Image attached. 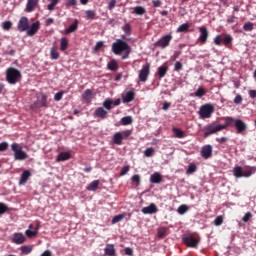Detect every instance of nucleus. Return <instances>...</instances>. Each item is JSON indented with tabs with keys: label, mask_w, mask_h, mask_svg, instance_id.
<instances>
[{
	"label": "nucleus",
	"mask_w": 256,
	"mask_h": 256,
	"mask_svg": "<svg viewBox=\"0 0 256 256\" xmlns=\"http://www.w3.org/2000/svg\"><path fill=\"white\" fill-rule=\"evenodd\" d=\"M213 111H215V107L212 104H204L199 109V117L200 119H209L211 115H213Z\"/></svg>",
	"instance_id": "4"
},
{
	"label": "nucleus",
	"mask_w": 256,
	"mask_h": 256,
	"mask_svg": "<svg viewBox=\"0 0 256 256\" xmlns=\"http://www.w3.org/2000/svg\"><path fill=\"white\" fill-rule=\"evenodd\" d=\"M63 93V91L56 93L54 96V101H61L63 99Z\"/></svg>",
	"instance_id": "59"
},
{
	"label": "nucleus",
	"mask_w": 256,
	"mask_h": 256,
	"mask_svg": "<svg viewBox=\"0 0 256 256\" xmlns=\"http://www.w3.org/2000/svg\"><path fill=\"white\" fill-rule=\"evenodd\" d=\"M181 69H183V64H182L180 61H177V62L174 64V70H175V71H181Z\"/></svg>",
	"instance_id": "61"
},
{
	"label": "nucleus",
	"mask_w": 256,
	"mask_h": 256,
	"mask_svg": "<svg viewBox=\"0 0 256 256\" xmlns=\"http://www.w3.org/2000/svg\"><path fill=\"white\" fill-rule=\"evenodd\" d=\"M60 55L59 52L57 51V49H55V47H52L50 50V58L53 60H57L59 59Z\"/></svg>",
	"instance_id": "38"
},
{
	"label": "nucleus",
	"mask_w": 256,
	"mask_h": 256,
	"mask_svg": "<svg viewBox=\"0 0 256 256\" xmlns=\"http://www.w3.org/2000/svg\"><path fill=\"white\" fill-rule=\"evenodd\" d=\"M214 224L216 227H219V225H223V216H217L214 220Z\"/></svg>",
	"instance_id": "52"
},
{
	"label": "nucleus",
	"mask_w": 256,
	"mask_h": 256,
	"mask_svg": "<svg viewBox=\"0 0 256 256\" xmlns=\"http://www.w3.org/2000/svg\"><path fill=\"white\" fill-rule=\"evenodd\" d=\"M115 5H117V0H110L108 3L109 11H113L115 9Z\"/></svg>",
	"instance_id": "54"
},
{
	"label": "nucleus",
	"mask_w": 256,
	"mask_h": 256,
	"mask_svg": "<svg viewBox=\"0 0 256 256\" xmlns=\"http://www.w3.org/2000/svg\"><path fill=\"white\" fill-rule=\"evenodd\" d=\"M251 217H253V214H251V212H247V213L244 215V217L242 218V221H243L244 223H247V222L251 219Z\"/></svg>",
	"instance_id": "58"
},
{
	"label": "nucleus",
	"mask_w": 256,
	"mask_h": 256,
	"mask_svg": "<svg viewBox=\"0 0 256 256\" xmlns=\"http://www.w3.org/2000/svg\"><path fill=\"white\" fill-rule=\"evenodd\" d=\"M8 209H9V207L6 206L5 203L0 202V215H5V213H7Z\"/></svg>",
	"instance_id": "48"
},
{
	"label": "nucleus",
	"mask_w": 256,
	"mask_h": 256,
	"mask_svg": "<svg viewBox=\"0 0 256 256\" xmlns=\"http://www.w3.org/2000/svg\"><path fill=\"white\" fill-rule=\"evenodd\" d=\"M21 251L24 255H29V253L33 251V248H31V246H22Z\"/></svg>",
	"instance_id": "50"
},
{
	"label": "nucleus",
	"mask_w": 256,
	"mask_h": 256,
	"mask_svg": "<svg viewBox=\"0 0 256 256\" xmlns=\"http://www.w3.org/2000/svg\"><path fill=\"white\" fill-rule=\"evenodd\" d=\"M40 27L41 22L39 21L32 23L30 26L28 25V29L26 30L28 37H33V35H35L37 31H39Z\"/></svg>",
	"instance_id": "11"
},
{
	"label": "nucleus",
	"mask_w": 256,
	"mask_h": 256,
	"mask_svg": "<svg viewBox=\"0 0 256 256\" xmlns=\"http://www.w3.org/2000/svg\"><path fill=\"white\" fill-rule=\"evenodd\" d=\"M177 211L179 215H185V212L189 211V208L187 207V205H181Z\"/></svg>",
	"instance_id": "51"
},
{
	"label": "nucleus",
	"mask_w": 256,
	"mask_h": 256,
	"mask_svg": "<svg viewBox=\"0 0 256 256\" xmlns=\"http://www.w3.org/2000/svg\"><path fill=\"white\" fill-rule=\"evenodd\" d=\"M67 7H75L77 5V0H66Z\"/></svg>",
	"instance_id": "63"
},
{
	"label": "nucleus",
	"mask_w": 256,
	"mask_h": 256,
	"mask_svg": "<svg viewBox=\"0 0 256 256\" xmlns=\"http://www.w3.org/2000/svg\"><path fill=\"white\" fill-rule=\"evenodd\" d=\"M167 71H169V67L162 65L160 67H158V75L160 79H163V77H165V75H167Z\"/></svg>",
	"instance_id": "28"
},
{
	"label": "nucleus",
	"mask_w": 256,
	"mask_h": 256,
	"mask_svg": "<svg viewBox=\"0 0 256 256\" xmlns=\"http://www.w3.org/2000/svg\"><path fill=\"white\" fill-rule=\"evenodd\" d=\"M173 133H174V137H176V139H183V137H185V132H183L179 128H173Z\"/></svg>",
	"instance_id": "33"
},
{
	"label": "nucleus",
	"mask_w": 256,
	"mask_h": 256,
	"mask_svg": "<svg viewBox=\"0 0 256 256\" xmlns=\"http://www.w3.org/2000/svg\"><path fill=\"white\" fill-rule=\"evenodd\" d=\"M233 175L236 177V179H241V177H243V167L235 166L233 168Z\"/></svg>",
	"instance_id": "26"
},
{
	"label": "nucleus",
	"mask_w": 256,
	"mask_h": 256,
	"mask_svg": "<svg viewBox=\"0 0 256 256\" xmlns=\"http://www.w3.org/2000/svg\"><path fill=\"white\" fill-rule=\"evenodd\" d=\"M133 123V117L125 116L121 119V124L124 126L131 125Z\"/></svg>",
	"instance_id": "37"
},
{
	"label": "nucleus",
	"mask_w": 256,
	"mask_h": 256,
	"mask_svg": "<svg viewBox=\"0 0 256 256\" xmlns=\"http://www.w3.org/2000/svg\"><path fill=\"white\" fill-rule=\"evenodd\" d=\"M82 99L84 103H89L93 99V91L91 89H86L82 94Z\"/></svg>",
	"instance_id": "21"
},
{
	"label": "nucleus",
	"mask_w": 256,
	"mask_h": 256,
	"mask_svg": "<svg viewBox=\"0 0 256 256\" xmlns=\"http://www.w3.org/2000/svg\"><path fill=\"white\" fill-rule=\"evenodd\" d=\"M150 67L151 66L149 64H145L139 71L138 79L141 81V83H145L147 82V79H149Z\"/></svg>",
	"instance_id": "8"
},
{
	"label": "nucleus",
	"mask_w": 256,
	"mask_h": 256,
	"mask_svg": "<svg viewBox=\"0 0 256 256\" xmlns=\"http://www.w3.org/2000/svg\"><path fill=\"white\" fill-rule=\"evenodd\" d=\"M94 115L96 117H99L100 119H106L107 118V110L103 107H99L95 110Z\"/></svg>",
	"instance_id": "22"
},
{
	"label": "nucleus",
	"mask_w": 256,
	"mask_h": 256,
	"mask_svg": "<svg viewBox=\"0 0 256 256\" xmlns=\"http://www.w3.org/2000/svg\"><path fill=\"white\" fill-rule=\"evenodd\" d=\"M13 23H11V21H5L2 23V29H4V31H9V29H11Z\"/></svg>",
	"instance_id": "49"
},
{
	"label": "nucleus",
	"mask_w": 256,
	"mask_h": 256,
	"mask_svg": "<svg viewBox=\"0 0 256 256\" xmlns=\"http://www.w3.org/2000/svg\"><path fill=\"white\" fill-rule=\"evenodd\" d=\"M12 241L16 245H21V244L25 243V236H23V234H21V233H15L12 238Z\"/></svg>",
	"instance_id": "20"
},
{
	"label": "nucleus",
	"mask_w": 256,
	"mask_h": 256,
	"mask_svg": "<svg viewBox=\"0 0 256 256\" xmlns=\"http://www.w3.org/2000/svg\"><path fill=\"white\" fill-rule=\"evenodd\" d=\"M214 43H215V45H221V43H223V40L221 39V35H217L214 38Z\"/></svg>",
	"instance_id": "64"
},
{
	"label": "nucleus",
	"mask_w": 256,
	"mask_h": 256,
	"mask_svg": "<svg viewBox=\"0 0 256 256\" xmlns=\"http://www.w3.org/2000/svg\"><path fill=\"white\" fill-rule=\"evenodd\" d=\"M188 31H189V24L187 23L181 24L176 30L177 33H187Z\"/></svg>",
	"instance_id": "35"
},
{
	"label": "nucleus",
	"mask_w": 256,
	"mask_h": 256,
	"mask_svg": "<svg viewBox=\"0 0 256 256\" xmlns=\"http://www.w3.org/2000/svg\"><path fill=\"white\" fill-rule=\"evenodd\" d=\"M197 171V165L195 163H190L186 170L187 175H191Z\"/></svg>",
	"instance_id": "36"
},
{
	"label": "nucleus",
	"mask_w": 256,
	"mask_h": 256,
	"mask_svg": "<svg viewBox=\"0 0 256 256\" xmlns=\"http://www.w3.org/2000/svg\"><path fill=\"white\" fill-rule=\"evenodd\" d=\"M183 243L187 245V247L196 248L199 245V238H195L193 236H185L182 238Z\"/></svg>",
	"instance_id": "9"
},
{
	"label": "nucleus",
	"mask_w": 256,
	"mask_h": 256,
	"mask_svg": "<svg viewBox=\"0 0 256 256\" xmlns=\"http://www.w3.org/2000/svg\"><path fill=\"white\" fill-rule=\"evenodd\" d=\"M99 187V180L92 181L87 187V191H97Z\"/></svg>",
	"instance_id": "32"
},
{
	"label": "nucleus",
	"mask_w": 256,
	"mask_h": 256,
	"mask_svg": "<svg viewBox=\"0 0 256 256\" xmlns=\"http://www.w3.org/2000/svg\"><path fill=\"white\" fill-rule=\"evenodd\" d=\"M233 41V37H231V35H225L222 39V43H224V45H230V43H232Z\"/></svg>",
	"instance_id": "46"
},
{
	"label": "nucleus",
	"mask_w": 256,
	"mask_h": 256,
	"mask_svg": "<svg viewBox=\"0 0 256 256\" xmlns=\"http://www.w3.org/2000/svg\"><path fill=\"white\" fill-rule=\"evenodd\" d=\"M158 237L159 239H164V237H167V228H159Z\"/></svg>",
	"instance_id": "42"
},
{
	"label": "nucleus",
	"mask_w": 256,
	"mask_h": 256,
	"mask_svg": "<svg viewBox=\"0 0 256 256\" xmlns=\"http://www.w3.org/2000/svg\"><path fill=\"white\" fill-rule=\"evenodd\" d=\"M242 102H243V97L239 94L236 95V97L234 98L235 105H241Z\"/></svg>",
	"instance_id": "57"
},
{
	"label": "nucleus",
	"mask_w": 256,
	"mask_h": 256,
	"mask_svg": "<svg viewBox=\"0 0 256 256\" xmlns=\"http://www.w3.org/2000/svg\"><path fill=\"white\" fill-rule=\"evenodd\" d=\"M39 231V227L35 228L34 230H26L27 237H35Z\"/></svg>",
	"instance_id": "47"
},
{
	"label": "nucleus",
	"mask_w": 256,
	"mask_h": 256,
	"mask_svg": "<svg viewBox=\"0 0 256 256\" xmlns=\"http://www.w3.org/2000/svg\"><path fill=\"white\" fill-rule=\"evenodd\" d=\"M71 159V154L69 152H61L58 154L56 161L59 163L61 161H69Z\"/></svg>",
	"instance_id": "24"
},
{
	"label": "nucleus",
	"mask_w": 256,
	"mask_h": 256,
	"mask_svg": "<svg viewBox=\"0 0 256 256\" xmlns=\"http://www.w3.org/2000/svg\"><path fill=\"white\" fill-rule=\"evenodd\" d=\"M17 29L20 33L27 31L29 29V18L25 16L21 17L18 21Z\"/></svg>",
	"instance_id": "10"
},
{
	"label": "nucleus",
	"mask_w": 256,
	"mask_h": 256,
	"mask_svg": "<svg viewBox=\"0 0 256 256\" xmlns=\"http://www.w3.org/2000/svg\"><path fill=\"white\" fill-rule=\"evenodd\" d=\"M38 5L39 0H28L25 8L26 13H33Z\"/></svg>",
	"instance_id": "15"
},
{
	"label": "nucleus",
	"mask_w": 256,
	"mask_h": 256,
	"mask_svg": "<svg viewBox=\"0 0 256 256\" xmlns=\"http://www.w3.org/2000/svg\"><path fill=\"white\" fill-rule=\"evenodd\" d=\"M234 127L237 129V133L241 134L244 131H247V124L241 120V119H236Z\"/></svg>",
	"instance_id": "14"
},
{
	"label": "nucleus",
	"mask_w": 256,
	"mask_h": 256,
	"mask_svg": "<svg viewBox=\"0 0 256 256\" xmlns=\"http://www.w3.org/2000/svg\"><path fill=\"white\" fill-rule=\"evenodd\" d=\"M256 174V166H251L248 169L243 170V177H251Z\"/></svg>",
	"instance_id": "27"
},
{
	"label": "nucleus",
	"mask_w": 256,
	"mask_h": 256,
	"mask_svg": "<svg viewBox=\"0 0 256 256\" xmlns=\"http://www.w3.org/2000/svg\"><path fill=\"white\" fill-rule=\"evenodd\" d=\"M50 1L49 5L47 6L48 11H53L55 6L59 4V0H48Z\"/></svg>",
	"instance_id": "41"
},
{
	"label": "nucleus",
	"mask_w": 256,
	"mask_h": 256,
	"mask_svg": "<svg viewBox=\"0 0 256 256\" xmlns=\"http://www.w3.org/2000/svg\"><path fill=\"white\" fill-rule=\"evenodd\" d=\"M125 219V214H119L113 217L112 219V225H115L116 223H120V221H123Z\"/></svg>",
	"instance_id": "39"
},
{
	"label": "nucleus",
	"mask_w": 256,
	"mask_h": 256,
	"mask_svg": "<svg viewBox=\"0 0 256 256\" xmlns=\"http://www.w3.org/2000/svg\"><path fill=\"white\" fill-rule=\"evenodd\" d=\"M172 39L173 36H171V34L164 35L154 43V47H159V49H166V47H169Z\"/></svg>",
	"instance_id": "5"
},
{
	"label": "nucleus",
	"mask_w": 256,
	"mask_h": 256,
	"mask_svg": "<svg viewBox=\"0 0 256 256\" xmlns=\"http://www.w3.org/2000/svg\"><path fill=\"white\" fill-rule=\"evenodd\" d=\"M134 15H145L147 13V10L143 6H136L133 8Z\"/></svg>",
	"instance_id": "29"
},
{
	"label": "nucleus",
	"mask_w": 256,
	"mask_h": 256,
	"mask_svg": "<svg viewBox=\"0 0 256 256\" xmlns=\"http://www.w3.org/2000/svg\"><path fill=\"white\" fill-rule=\"evenodd\" d=\"M111 105H113V100L111 99H106L104 102H103V107L105 109H107V111H111Z\"/></svg>",
	"instance_id": "43"
},
{
	"label": "nucleus",
	"mask_w": 256,
	"mask_h": 256,
	"mask_svg": "<svg viewBox=\"0 0 256 256\" xmlns=\"http://www.w3.org/2000/svg\"><path fill=\"white\" fill-rule=\"evenodd\" d=\"M223 129H226V126H223L221 124H211L205 127L204 129V137H209V135H213L214 133H218V131H223Z\"/></svg>",
	"instance_id": "6"
},
{
	"label": "nucleus",
	"mask_w": 256,
	"mask_h": 256,
	"mask_svg": "<svg viewBox=\"0 0 256 256\" xmlns=\"http://www.w3.org/2000/svg\"><path fill=\"white\" fill-rule=\"evenodd\" d=\"M104 253L107 256H115V246L113 244H107Z\"/></svg>",
	"instance_id": "25"
},
{
	"label": "nucleus",
	"mask_w": 256,
	"mask_h": 256,
	"mask_svg": "<svg viewBox=\"0 0 256 256\" xmlns=\"http://www.w3.org/2000/svg\"><path fill=\"white\" fill-rule=\"evenodd\" d=\"M112 52L114 55H121V53H124L121 57L122 61H125V59L129 58V55L131 53V46L127 44V42L117 39L112 44Z\"/></svg>",
	"instance_id": "1"
},
{
	"label": "nucleus",
	"mask_w": 256,
	"mask_h": 256,
	"mask_svg": "<svg viewBox=\"0 0 256 256\" xmlns=\"http://www.w3.org/2000/svg\"><path fill=\"white\" fill-rule=\"evenodd\" d=\"M21 71L17 68L10 67L6 70V80L10 85H16L21 81Z\"/></svg>",
	"instance_id": "2"
},
{
	"label": "nucleus",
	"mask_w": 256,
	"mask_h": 256,
	"mask_svg": "<svg viewBox=\"0 0 256 256\" xmlns=\"http://www.w3.org/2000/svg\"><path fill=\"white\" fill-rule=\"evenodd\" d=\"M79 29V22L77 20L74 21L68 28L65 29V34L70 35V33H75Z\"/></svg>",
	"instance_id": "23"
},
{
	"label": "nucleus",
	"mask_w": 256,
	"mask_h": 256,
	"mask_svg": "<svg viewBox=\"0 0 256 256\" xmlns=\"http://www.w3.org/2000/svg\"><path fill=\"white\" fill-rule=\"evenodd\" d=\"M235 121H237V119H234L233 117H227L224 127H231L233 125L235 126Z\"/></svg>",
	"instance_id": "40"
},
{
	"label": "nucleus",
	"mask_w": 256,
	"mask_h": 256,
	"mask_svg": "<svg viewBox=\"0 0 256 256\" xmlns=\"http://www.w3.org/2000/svg\"><path fill=\"white\" fill-rule=\"evenodd\" d=\"M244 31H253V23L247 22L243 26Z\"/></svg>",
	"instance_id": "53"
},
{
	"label": "nucleus",
	"mask_w": 256,
	"mask_h": 256,
	"mask_svg": "<svg viewBox=\"0 0 256 256\" xmlns=\"http://www.w3.org/2000/svg\"><path fill=\"white\" fill-rule=\"evenodd\" d=\"M86 19H90L91 21H93V19H95V15H96V13H95V11H93V10H86Z\"/></svg>",
	"instance_id": "45"
},
{
	"label": "nucleus",
	"mask_w": 256,
	"mask_h": 256,
	"mask_svg": "<svg viewBox=\"0 0 256 256\" xmlns=\"http://www.w3.org/2000/svg\"><path fill=\"white\" fill-rule=\"evenodd\" d=\"M11 150L14 153L15 161H25L28 157L27 152L23 151V146L17 142L11 144Z\"/></svg>",
	"instance_id": "3"
},
{
	"label": "nucleus",
	"mask_w": 256,
	"mask_h": 256,
	"mask_svg": "<svg viewBox=\"0 0 256 256\" xmlns=\"http://www.w3.org/2000/svg\"><path fill=\"white\" fill-rule=\"evenodd\" d=\"M130 135H131V131L129 130L116 132L112 138L113 143H115V145H121V143H123V139H128Z\"/></svg>",
	"instance_id": "7"
},
{
	"label": "nucleus",
	"mask_w": 256,
	"mask_h": 256,
	"mask_svg": "<svg viewBox=\"0 0 256 256\" xmlns=\"http://www.w3.org/2000/svg\"><path fill=\"white\" fill-rule=\"evenodd\" d=\"M212 155H213V146L205 145L202 147L201 157H203V159H211Z\"/></svg>",
	"instance_id": "13"
},
{
	"label": "nucleus",
	"mask_w": 256,
	"mask_h": 256,
	"mask_svg": "<svg viewBox=\"0 0 256 256\" xmlns=\"http://www.w3.org/2000/svg\"><path fill=\"white\" fill-rule=\"evenodd\" d=\"M144 155L145 157H153V155H155V149L153 147L147 148L144 151Z\"/></svg>",
	"instance_id": "44"
},
{
	"label": "nucleus",
	"mask_w": 256,
	"mask_h": 256,
	"mask_svg": "<svg viewBox=\"0 0 256 256\" xmlns=\"http://www.w3.org/2000/svg\"><path fill=\"white\" fill-rule=\"evenodd\" d=\"M129 169H130L129 165L122 167L121 172H120V176L123 177L124 175L128 174Z\"/></svg>",
	"instance_id": "56"
},
{
	"label": "nucleus",
	"mask_w": 256,
	"mask_h": 256,
	"mask_svg": "<svg viewBox=\"0 0 256 256\" xmlns=\"http://www.w3.org/2000/svg\"><path fill=\"white\" fill-rule=\"evenodd\" d=\"M161 181H163V177L161 176V174L159 172H155V173L151 174L150 183L159 185V183H161Z\"/></svg>",
	"instance_id": "19"
},
{
	"label": "nucleus",
	"mask_w": 256,
	"mask_h": 256,
	"mask_svg": "<svg viewBox=\"0 0 256 256\" xmlns=\"http://www.w3.org/2000/svg\"><path fill=\"white\" fill-rule=\"evenodd\" d=\"M122 29L126 35H131V26L129 24H125Z\"/></svg>",
	"instance_id": "55"
},
{
	"label": "nucleus",
	"mask_w": 256,
	"mask_h": 256,
	"mask_svg": "<svg viewBox=\"0 0 256 256\" xmlns=\"http://www.w3.org/2000/svg\"><path fill=\"white\" fill-rule=\"evenodd\" d=\"M199 31H200V36L198 38V41H200V43L205 45V43H207V39L209 38V31L205 26L199 27Z\"/></svg>",
	"instance_id": "12"
},
{
	"label": "nucleus",
	"mask_w": 256,
	"mask_h": 256,
	"mask_svg": "<svg viewBox=\"0 0 256 256\" xmlns=\"http://www.w3.org/2000/svg\"><path fill=\"white\" fill-rule=\"evenodd\" d=\"M29 177H31V171L24 170L23 173L21 174L19 185H25V183L29 181Z\"/></svg>",
	"instance_id": "18"
},
{
	"label": "nucleus",
	"mask_w": 256,
	"mask_h": 256,
	"mask_svg": "<svg viewBox=\"0 0 256 256\" xmlns=\"http://www.w3.org/2000/svg\"><path fill=\"white\" fill-rule=\"evenodd\" d=\"M133 99H135V90H133V89L126 92V94L124 96H122L123 103H131V101H133Z\"/></svg>",
	"instance_id": "17"
},
{
	"label": "nucleus",
	"mask_w": 256,
	"mask_h": 256,
	"mask_svg": "<svg viewBox=\"0 0 256 256\" xmlns=\"http://www.w3.org/2000/svg\"><path fill=\"white\" fill-rule=\"evenodd\" d=\"M68 47H69V40H67L66 37H62L60 40V50L67 51Z\"/></svg>",
	"instance_id": "31"
},
{
	"label": "nucleus",
	"mask_w": 256,
	"mask_h": 256,
	"mask_svg": "<svg viewBox=\"0 0 256 256\" xmlns=\"http://www.w3.org/2000/svg\"><path fill=\"white\" fill-rule=\"evenodd\" d=\"M7 149H9V143L1 142L0 143V151H7Z\"/></svg>",
	"instance_id": "60"
},
{
	"label": "nucleus",
	"mask_w": 256,
	"mask_h": 256,
	"mask_svg": "<svg viewBox=\"0 0 256 256\" xmlns=\"http://www.w3.org/2000/svg\"><path fill=\"white\" fill-rule=\"evenodd\" d=\"M131 179L134 183H137V185H139V183H141V176H139L137 174L133 175Z\"/></svg>",
	"instance_id": "62"
},
{
	"label": "nucleus",
	"mask_w": 256,
	"mask_h": 256,
	"mask_svg": "<svg viewBox=\"0 0 256 256\" xmlns=\"http://www.w3.org/2000/svg\"><path fill=\"white\" fill-rule=\"evenodd\" d=\"M206 93L207 91L204 90L203 87H199L194 94H191V97H198V99H201V97H204Z\"/></svg>",
	"instance_id": "30"
},
{
	"label": "nucleus",
	"mask_w": 256,
	"mask_h": 256,
	"mask_svg": "<svg viewBox=\"0 0 256 256\" xmlns=\"http://www.w3.org/2000/svg\"><path fill=\"white\" fill-rule=\"evenodd\" d=\"M142 213L144 215H154V213H157V205L155 203H151L149 206L142 208Z\"/></svg>",
	"instance_id": "16"
},
{
	"label": "nucleus",
	"mask_w": 256,
	"mask_h": 256,
	"mask_svg": "<svg viewBox=\"0 0 256 256\" xmlns=\"http://www.w3.org/2000/svg\"><path fill=\"white\" fill-rule=\"evenodd\" d=\"M107 67L110 71H117L119 69V65L115 60H111L110 62H108Z\"/></svg>",
	"instance_id": "34"
}]
</instances>
